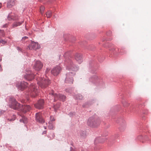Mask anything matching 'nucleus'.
<instances>
[{
  "mask_svg": "<svg viewBox=\"0 0 151 151\" xmlns=\"http://www.w3.org/2000/svg\"><path fill=\"white\" fill-rule=\"evenodd\" d=\"M49 125H48V128L50 129H53L54 128V127L52 123L50 122H49Z\"/></svg>",
  "mask_w": 151,
  "mask_h": 151,
  "instance_id": "393cba45",
  "label": "nucleus"
},
{
  "mask_svg": "<svg viewBox=\"0 0 151 151\" xmlns=\"http://www.w3.org/2000/svg\"><path fill=\"white\" fill-rule=\"evenodd\" d=\"M24 22V21H22V22H14L12 24L13 27H17V26H20L22 23Z\"/></svg>",
  "mask_w": 151,
  "mask_h": 151,
  "instance_id": "6ab92c4d",
  "label": "nucleus"
},
{
  "mask_svg": "<svg viewBox=\"0 0 151 151\" xmlns=\"http://www.w3.org/2000/svg\"><path fill=\"white\" fill-rule=\"evenodd\" d=\"M102 135L101 137H98L96 138L94 141V143L95 145L99 143H103L107 140V138L105 137L106 136V135L104 134Z\"/></svg>",
  "mask_w": 151,
  "mask_h": 151,
  "instance_id": "0eeeda50",
  "label": "nucleus"
},
{
  "mask_svg": "<svg viewBox=\"0 0 151 151\" xmlns=\"http://www.w3.org/2000/svg\"><path fill=\"white\" fill-rule=\"evenodd\" d=\"M114 50V49H113H113H112V50H111V51H113V50Z\"/></svg>",
  "mask_w": 151,
  "mask_h": 151,
  "instance_id": "a18cd8bd",
  "label": "nucleus"
},
{
  "mask_svg": "<svg viewBox=\"0 0 151 151\" xmlns=\"http://www.w3.org/2000/svg\"><path fill=\"white\" fill-rule=\"evenodd\" d=\"M35 120L37 122L40 123H43L45 121L42 117V114L40 113H37L35 115Z\"/></svg>",
  "mask_w": 151,
  "mask_h": 151,
  "instance_id": "9b49d317",
  "label": "nucleus"
},
{
  "mask_svg": "<svg viewBox=\"0 0 151 151\" xmlns=\"http://www.w3.org/2000/svg\"><path fill=\"white\" fill-rule=\"evenodd\" d=\"M50 135H51L52 136V137H50V139H52L54 137V133H50Z\"/></svg>",
  "mask_w": 151,
  "mask_h": 151,
  "instance_id": "473e14b6",
  "label": "nucleus"
},
{
  "mask_svg": "<svg viewBox=\"0 0 151 151\" xmlns=\"http://www.w3.org/2000/svg\"><path fill=\"white\" fill-rule=\"evenodd\" d=\"M49 94L50 95V98L52 99H53L54 101H55L57 100H59L63 102L65 101L66 97L65 96L60 93H55L53 90L49 93Z\"/></svg>",
  "mask_w": 151,
  "mask_h": 151,
  "instance_id": "39448f33",
  "label": "nucleus"
},
{
  "mask_svg": "<svg viewBox=\"0 0 151 151\" xmlns=\"http://www.w3.org/2000/svg\"><path fill=\"white\" fill-rule=\"evenodd\" d=\"M101 121L100 119L96 115H94L90 117L87 121V125L92 127H96L100 124Z\"/></svg>",
  "mask_w": 151,
  "mask_h": 151,
  "instance_id": "7ed1b4c3",
  "label": "nucleus"
},
{
  "mask_svg": "<svg viewBox=\"0 0 151 151\" xmlns=\"http://www.w3.org/2000/svg\"><path fill=\"white\" fill-rule=\"evenodd\" d=\"M120 52H122V50H121L120 51Z\"/></svg>",
  "mask_w": 151,
  "mask_h": 151,
  "instance_id": "49530a36",
  "label": "nucleus"
},
{
  "mask_svg": "<svg viewBox=\"0 0 151 151\" xmlns=\"http://www.w3.org/2000/svg\"><path fill=\"white\" fill-rule=\"evenodd\" d=\"M35 76L29 70L24 76V78L28 81H31L34 78Z\"/></svg>",
  "mask_w": 151,
  "mask_h": 151,
  "instance_id": "f8f14e48",
  "label": "nucleus"
},
{
  "mask_svg": "<svg viewBox=\"0 0 151 151\" xmlns=\"http://www.w3.org/2000/svg\"><path fill=\"white\" fill-rule=\"evenodd\" d=\"M45 9V7L43 6H41L40 8V13L41 14H43V12Z\"/></svg>",
  "mask_w": 151,
  "mask_h": 151,
  "instance_id": "bb28decb",
  "label": "nucleus"
},
{
  "mask_svg": "<svg viewBox=\"0 0 151 151\" xmlns=\"http://www.w3.org/2000/svg\"><path fill=\"white\" fill-rule=\"evenodd\" d=\"M126 128V125L124 124L123 125L121 126L119 128V131L120 132H123Z\"/></svg>",
  "mask_w": 151,
  "mask_h": 151,
  "instance_id": "412c9836",
  "label": "nucleus"
},
{
  "mask_svg": "<svg viewBox=\"0 0 151 151\" xmlns=\"http://www.w3.org/2000/svg\"><path fill=\"white\" fill-rule=\"evenodd\" d=\"M19 121L24 124H26L27 122V118L24 116H22V118L20 119Z\"/></svg>",
  "mask_w": 151,
  "mask_h": 151,
  "instance_id": "a211bd4d",
  "label": "nucleus"
},
{
  "mask_svg": "<svg viewBox=\"0 0 151 151\" xmlns=\"http://www.w3.org/2000/svg\"><path fill=\"white\" fill-rule=\"evenodd\" d=\"M44 103L43 99L39 100L37 103L35 104V106L37 109H42L44 107Z\"/></svg>",
  "mask_w": 151,
  "mask_h": 151,
  "instance_id": "ddd939ff",
  "label": "nucleus"
},
{
  "mask_svg": "<svg viewBox=\"0 0 151 151\" xmlns=\"http://www.w3.org/2000/svg\"><path fill=\"white\" fill-rule=\"evenodd\" d=\"M97 79V78L96 76H95L93 77H92L89 80L91 82L93 83H94V81H96V80Z\"/></svg>",
  "mask_w": 151,
  "mask_h": 151,
  "instance_id": "b1692460",
  "label": "nucleus"
},
{
  "mask_svg": "<svg viewBox=\"0 0 151 151\" xmlns=\"http://www.w3.org/2000/svg\"><path fill=\"white\" fill-rule=\"evenodd\" d=\"M16 0H8L7 6L8 8H10L14 6L16 4Z\"/></svg>",
  "mask_w": 151,
  "mask_h": 151,
  "instance_id": "f3484780",
  "label": "nucleus"
},
{
  "mask_svg": "<svg viewBox=\"0 0 151 151\" xmlns=\"http://www.w3.org/2000/svg\"><path fill=\"white\" fill-rule=\"evenodd\" d=\"M37 83L39 86L42 88L44 89L46 88L50 84V80L45 76L44 77H40L38 76L36 79Z\"/></svg>",
  "mask_w": 151,
  "mask_h": 151,
  "instance_id": "20e7f679",
  "label": "nucleus"
},
{
  "mask_svg": "<svg viewBox=\"0 0 151 151\" xmlns=\"http://www.w3.org/2000/svg\"><path fill=\"white\" fill-rule=\"evenodd\" d=\"M7 18V19L9 21L11 20H17L18 19V17L17 16L12 12L9 14Z\"/></svg>",
  "mask_w": 151,
  "mask_h": 151,
  "instance_id": "2eb2a0df",
  "label": "nucleus"
},
{
  "mask_svg": "<svg viewBox=\"0 0 151 151\" xmlns=\"http://www.w3.org/2000/svg\"><path fill=\"white\" fill-rule=\"evenodd\" d=\"M8 24H4L3 26V27L4 28H6L7 27Z\"/></svg>",
  "mask_w": 151,
  "mask_h": 151,
  "instance_id": "f704fd0d",
  "label": "nucleus"
},
{
  "mask_svg": "<svg viewBox=\"0 0 151 151\" xmlns=\"http://www.w3.org/2000/svg\"><path fill=\"white\" fill-rule=\"evenodd\" d=\"M60 104L59 102L57 103L56 104L53 105V108L54 111H56L59 108L60 106Z\"/></svg>",
  "mask_w": 151,
  "mask_h": 151,
  "instance_id": "aec40b11",
  "label": "nucleus"
},
{
  "mask_svg": "<svg viewBox=\"0 0 151 151\" xmlns=\"http://www.w3.org/2000/svg\"><path fill=\"white\" fill-rule=\"evenodd\" d=\"M1 59H0V61H1Z\"/></svg>",
  "mask_w": 151,
  "mask_h": 151,
  "instance_id": "de8ad7c7",
  "label": "nucleus"
},
{
  "mask_svg": "<svg viewBox=\"0 0 151 151\" xmlns=\"http://www.w3.org/2000/svg\"><path fill=\"white\" fill-rule=\"evenodd\" d=\"M54 17L55 18L56 17H57L55 15H54Z\"/></svg>",
  "mask_w": 151,
  "mask_h": 151,
  "instance_id": "79ce46f5",
  "label": "nucleus"
},
{
  "mask_svg": "<svg viewBox=\"0 0 151 151\" xmlns=\"http://www.w3.org/2000/svg\"><path fill=\"white\" fill-rule=\"evenodd\" d=\"M75 59L76 61L79 64L83 61L81 55L80 54L76 53L75 54Z\"/></svg>",
  "mask_w": 151,
  "mask_h": 151,
  "instance_id": "dca6fc26",
  "label": "nucleus"
},
{
  "mask_svg": "<svg viewBox=\"0 0 151 151\" xmlns=\"http://www.w3.org/2000/svg\"><path fill=\"white\" fill-rule=\"evenodd\" d=\"M81 136L82 137H86V133H81Z\"/></svg>",
  "mask_w": 151,
  "mask_h": 151,
  "instance_id": "c756f323",
  "label": "nucleus"
},
{
  "mask_svg": "<svg viewBox=\"0 0 151 151\" xmlns=\"http://www.w3.org/2000/svg\"><path fill=\"white\" fill-rule=\"evenodd\" d=\"M73 91V89L72 88H69L65 89L66 92L69 93H72Z\"/></svg>",
  "mask_w": 151,
  "mask_h": 151,
  "instance_id": "5701e85b",
  "label": "nucleus"
},
{
  "mask_svg": "<svg viewBox=\"0 0 151 151\" xmlns=\"http://www.w3.org/2000/svg\"><path fill=\"white\" fill-rule=\"evenodd\" d=\"M9 107L14 109L18 110L25 113L30 111L31 108L29 105H22L18 103L14 98L10 97L9 99Z\"/></svg>",
  "mask_w": 151,
  "mask_h": 151,
  "instance_id": "f03ea898",
  "label": "nucleus"
},
{
  "mask_svg": "<svg viewBox=\"0 0 151 151\" xmlns=\"http://www.w3.org/2000/svg\"><path fill=\"white\" fill-rule=\"evenodd\" d=\"M61 70V68L60 66H57L52 69L51 71V73L54 76H57L60 72Z\"/></svg>",
  "mask_w": 151,
  "mask_h": 151,
  "instance_id": "9d476101",
  "label": "nucleus"
},
{
  "mask_svg": "<svg viewBox=\"0 0 151 151\" xmlns=\"http://www.w3.org/2000/svg\"><path fill=\"white\" fill-rule=\"evenodd\" d=\"M44 128L45 129H46V127L45 126H44Z\"/></svg>",
  "mask_w": 151,
  "mask_h": 151,
  "instance_id": "a19ab883",
  "label": "nucleus"
},
{
  "mask_svg": "<svg viewBox=\"0 0 151 151\" xmlns=\"http://www.w3.org/2000/svg\"><path fill=\"white\" fill-rule=\"evenodd\" d=\"M17 49L19 51H22V49L19 47H17Z\"/></svg>",
  "mask_w": 151,
  "mask_h": 151,
  "instance_id": "72a5a7b5",
  "label": "nucleus"
},
{
  "mask_svg": "<svg viewBox=\"0 0 151 151\" xmlns=\"http://www.w3.org/2000/svg\"><path fill=\"white\" fill-rule=\"evenodd\" d=\"M70 54V52H67L63 55L65 58L64 65L66 66L67 69L70 71H72L67 73L66 74L65 82L67 83L72 84L73 81V76L75 75V72L78 70V67L73 64V62L69 57Z\"/></svg>",
  "mask_w": 151,
  "mask_h": 151,
  "instance_id": "f257e3e1",
  "label": "nucleus"
},
{
  "mask_svg": "<svg viewBox=\"0 0 151 151\" xmlns=\"http://www.w3.org/2000/svg\"><path fill=\"white\" fill-rule=\"evenodd\" d=\"M73 114V113H70L69 114V115L70 116H72Z\"/></svg>",
  "mask_w": 151,
  "mask_h": 151,
  "instance_id": "e433bc0d",
  "label": "nucleus"
},
{
  "mask_svg": "<svg viewBox=\"0 0 151 151\" xmlns=\"http://www.w3.org/2000/svg\"><path fill=\"white\" fill-rule=\"evenodd\" d=\"M49 70H50V69H49L47 68V70L46 71V73H47V72L48 71H49Z\"/></svg>",
  "mask_w": 151,
  "mask_h": 151,
  "instance_id": "ea45409f",
  "label": "nucleus"
},
{
  "mask_svg": "<svg viewBox=\"0 0 151 151\" xmlns=\"http://www.w3.org/2000/svg\"><path fill=\"white\" fill-rule=\"evenodd\" d=\"M43 132H46V131H44Z\"/></svg>",
  "mask_w": 151,
  "mask_h": 151,
  "instance_id": "c03bdc74",
  "label": "nucleus"
},
{
  "mask_svg": "<svg viewBox=\"0 0 151 151\" xmlns=\"http://www.w3.org/2000/svg\"><path fill=\"white\" fill-rule=\"evenodd\" d=\"M87 104L86 103L85 104H84L83 105V107H87L86 105Z\"/></svg>",
  "mask_w": 151,
  "mask_h": 151,
  "instance_id": "58836bf2",
  "label": "nucleus"
},
{
  "mask_svg": "<svg viewBox=\"0 0 151 151\" xmlns=\"http://www.w3.org/2000/svg\"><path fill=\"white\" fill-rule=\"evenodd\" d=\"M43 65V64L40 61H37L34 65L33 68L35 70L38 71L42 68Z\"/></svg>",
  "mask_w": 151,
  "mask_h": 151,
  "instance_id": "4468645a",
  "label": "nucleus"
},
{
  "mask_svg": "<svg viewBox=\"0 0 151 151\" xmlns=\"http://www.w3.org/2000/svg\"><path fill=\"white\" fill-rule=\"evenodd\" d=\"M29 92L26 93L27 95L30 96L32 97H35L38 95L39 90L38 88L35 83H32L29 88Z\"/></svg>",
  "mask_w": 151,
  "mask_h": 151,
  "instance_id": "423d86ee",
  "label": "nucleus"
},
{
  "mask_svg": "<svg viewBox=\"0 0 151 151\" xmlns=\"http://www.w3.org/2000/svg\"><path fill=\"white\" fill-rule=\"evenodd\" d=\"M28 84L27 82L22 81L17 83L16 86L19 90L22 91L27 87Z\"/></svg>",
  "mask_w": 151,
  "mask_h": 151,
  "instance_id": "1a4fd4ad",
  "label": "nucleus"
},
{
  "mask_svg": "<svg viewBox=\"0 0 151 151\" xmlns=\"http://www.w3.org/2000/svg\"><path fill=\"white\" fill-rule=\"evenodd\" d=\"M55 120V119L54 117L53 116H51L50 117V120L49 122H50V123H52V122L54 121Z\"/></svg>",
  "mask_w": 151,
  "mask_h": 151,
  "instance_id": "cd10ccee",
  "label": "nucleus"
},
{
  "mask_svg": "<svg viewBox=\"0 0 151 151\" xmlns=\"http://www.w3.org/2000/svg\"><path fill=\"white\" fill-rule=\"evenodd\" d=\"M3 69L1 67V65L0 64V71H1Z\"/></svg>",
  "mask_w": 151,
  "mask_h": 151,
  "instance_id": "4c0bfd02",
  "label": "nucleus"
},
{
  "mask_svg": "<svg viewBox=\"0 0 151 151\" xmlns=\"http://www.w3.org/2000/svg\"><path fill=\"white\" fill-rule=\"evenodd\" d=\"M40 46L37 42L32 41L30 44L28 46L27 49L29 50H36L40 48Z\"/></svg>",
  "mask_w": 151,
  "mask_h": 151,
  "instance_id": "6e6552de",
  "label": "nucleus"
},
{
  "mask_svg": "<svg viewBox=\"0 0 151 151\" xmlns=\"http://www.w3.org/2000/svg\"><path fill=\"white\" fill-rule=\"evenodd\" d=\"M83 96L81 94H78L76 96V99L77 100H82L83 99Z\"/></svg>",
  "mask_w": 151,
  "mask_h": 151,
  "instance_id": "4be33fe9",
  "label": "nucleus"
},
{
  "mask_svg": "<svg viewBox=\"0 0 151 151\" xmlns=\"http://www.w3.org/2000/svg\"><path fill=\"white\" fill-rule=\"evenodd\" d=\"M16 119V117L15 115H13V118L9 119H8L9 120V121H12Z\"/></svg>",
  "mask_w": 151,
  "mask_h": 151,
  "instance_id": "2f4dec72",
  "label": "nucleus"
},
{
  "mask_svg": "<svg viewBox=\"0 0 151 151\" xmlns=\"http://www.w3.org/2000/svg\"><path fill=\"white\" fill-rule=\"evenodd\" d=\"M46 133H42V134H46Z\"/></svg>",
  "mask_w": 151,
  "mask_h": 151,
  "instance_id": "37998d69",
  "label": "nucleus"
},
{
  "mask_svg": "<svg viewBox=\"0 0 151 151\" xmlns=\"http://www.w3.org/2000/svg\"><path fill=\"white\" fill-rule=\"evenodd\" d=\"M6 43V41L5 40H0V43H1L3 45H4Z\"/></svg>",
  "mask_w": 151,
  "mask_h": 151,
  "instance_id": "c85d7f7f",
  "label": "nucleus"
},
{
  "mask_svg": "<svg viewBox=\"0 0 151 151\" xmlns=\"http://www.w3.org/2000/svg\"><path fill=\"white\" fill-rule=\"evenodd\" d=\"M46 15L47 18L50 17L52 15V12L50 11H48L46 13Z\"/></svg>",
  "mask_w": 151,
  "mask_h": 151,
  "instance_id": "a878e982",
  "label": "nucleus"
},
{
  "mask_svg": "<svg viewBox=\"0 0 151 151\" xmlns=\"http://www.w3.org/2000/svg\"><path fill=\"white\" fill-rule=\"evenodd\" d=\"M70 151H75L72 147H70Z\"/></svg>",
  "mask_w": 151,
  "mask_h": 151,
  "instance_id": "c9c22d12",
  "label": "nucleus"
},
{
  "mask_svg": "<svg viewBox=\"0 0 151 151\" xmlns=\"http://www.w3.org/2000/svg\"><path fill=\"white\" fill-rule=\"evenodd\" d=\"M28 38V37L27 36H24L22 38V40L23 41H24L25 40L27 39Z\"/></svg>",
  "mask_w": 151,
  "mask_h": 151,
  "instance_id": "7c9ffc66",
  "label": "nucleus"
}]
</instances>
